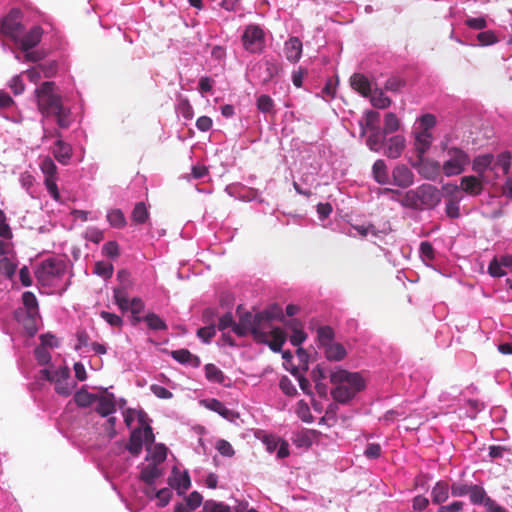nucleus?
I'll return each instance as SVG.
<instances>
[{
    "label": "nucleus",
    "mask_w": 512,
    "mask_h": 512,
    "mask_svg": "<svg viewBox=\"0 0 512 512\" xmlns=\"http://www.w3.org/2000/svg\"><path fill=\"white\" fill-rule=\"evenodd\" d=\"M241 40L244 49L251 54H260L265 48V33L259 25H247Z\"/></svg>",
    "instance_id": "nucleus-10"
},
{
    "label": "nucleus",
    "mask_w": 512,
    "mask_h": 512,
    "mask_svg": "<svg viewBox=\"0 0 512 512\" xmlns=\"http://www.w3.org/2000/svg\"><path fill=\"white\" fill-rule=\"evenodd\" d=\"M52 382L55 384V391L62 396H69L76 386L70 377V370L66 366L53 371Z\"/></svg>",
    "instance_id": "nucleus-14"
},
{
    "label": "nucleus",
    "mask_w": 512,
    "mask_h": 512,
    "mask_svg": "<svg viewBox=\"0 0 512 512\" xmlns=\"http://www.w3.org/2000/svg\"><path fill=\"white\" fill-rule=\"evenodd\" d=\"M386 134L380 128H373L369 130V135L366 139V145L371 151L380 152L384 147Z\"/></svg>",
    "instance_id": "nucleus-30"
},
{
    "label": "nucleus",
    "mask_w": 512,
    "mask_h": 512,
    "mask_svg": "<svg viewBox=\"0 0 512 512\" xmlns=\"http://www.w3.org/2000/svg\"><path fill=\"white\" fill-rule=\"evenodd\" d=\"M204 509L208 512H230L229 506L214 501H207L204 505Z\"/></svg>",
    "instance_id": "nucleus-64"
},
{
    "label": "nucleus",
    "mask_w": 512,
    "mask_h": 512,
    "mask_svg": "<svg viewBox=\"0 0 512 512\" xmlns=\"http://www.w3.org/2000/svg\"><path fill=\"white\" fill-rule=\"evenodd\" d=\"M488 273L494 278H500L507 274V271L501 267L498 258L494 257L488 266Z\"/></svg>",
    "instance_id": "nucleus-60"
},
{
    "label": "nucleus",
    "mask_w": 512,
    "mask_h": 512,
    "mask_svg": "<svg viewBox=\"0 0 512 512\" xmlns=\"http://www.w3.org/2000/svg\"><path fill=\"white\" fill-rule=\"evenodd\" d=\"M16 270V264L8 257L0 259V273L7 278H11Z\"/></svg>",
    "instance_id": "nucleus-55"
},
{
    "label": "nucleus",
    "mask_w": 512,
    "mask_h": 512,
    "mask_svg": "<svg viewBox=\"0 0 512 512\" xmlns=\"http://www.w3.org/2000/svg\"><path fill=\"white\" fill-rule=\"evenodd\" d=\"M144 307L145 305L141 298L134 297L131 299L129 310L131 311L135 322L142 321V318L138 315L144 310Z\"/></svg>",
    "instance_id": "nucleus-57"
},
{
    "label": "nucleus",
    "mask_w": 512,
    "mask_h": 512,
    "mask_svg": "<svg viewBox=\"0 0 512 512\" xmlns=\"http://www.w3.org/2000/svg\"><path fill=\"white\" fill-rule=\"evenodd\" d=\"M113 271V265L104 261L96 262L93 269V273L103 278L104 280L111 278Z\"/></svg>",
    "instance_id": "nucleus-48"
},
{
    "label": "nucleus",
    "mask_w": 512,
    "mask_h": 512,
    "mask_svg": "<svg viewBox=\"0 0 512 512\" xmlns=\"http://www.w3.org/2000/svg\"><path fill=\"white\" fill-rule=\"evenodd\" d=\"M351 87L364 97H368L372 91L369 79L360 73H355L350 78Z\"/></svg>",
    "instance_id": "nucleus-31"
},
{
    "label": "nucleus",
    "mask_w": 512,
    "mask_h": 512,
    "mask_svg": "<svg viewBox=\"0 0 512 512\" xmlns=\"http://www.w3.org/2000/svg\"><path fill=\"white\" fill-rule=\"evenodd\" d=\"M470 502L473 505H483V503L488 498L485 489L482 486L472 484L469 493Z\"/></svg>",
    "instance_id": "nucleus-44"
},
{
    "label": "nucleus",
    "mask_w": 512,
    "mask_h": 512,
    "mask_svg": "<svg viewBox=\"0 0 512 512\" xmlns=\"http://www.w3.org/2000/svg\"><path fill=\"white\" fill-rule=\"evenodd\" d=\"M205 376L209 382L223 384L225 381L224 373L214 364H206L204 367Z\"/></svg>",
    "instance_id": "nucleus-42"
},
{
    "label": "nucleus",
    "mask_w": 512,
    "mask_h": 512,
    "mask_svg": "<svg viewBox=\"0 0 512 512\" xmlns=\"http://www.w3.org/2000/svg\"><path fill=\"white\" fill-rule=\"evenodd\" d=\"M215 334H216V326L212 323L205 327L198 329V331H197V336L204 343H209L210 340L215 336Z\"/></svg>",
    "instance_id": "nucleus-58"
},
{
    "label": "nucleus",
    "mask_w": 512,
    "mask_h": 512,
    "mask_svg": "<svg viewBox=\"0 0 512 512\" xmlns=\"http://www.w3.org/2000/svg\"><path fill=\"white\" fill-rule=\"evenodd\" d=\"M405 86V81L397 76H392L387 79L385 89L390 92H399Z\"/></svg>",
    "instance_id": "nucleus-59"
},
{
    "label": "nucleus",
    "mask_w": 512,
    "mask_h": 512,
    "mask_svg": "<svg viewBox=\"0 0 512 512\" xmlns=\"http://www.w3.org/2000/svg\"><path fill=\"white\" fill-rule=\"evenodd\" d=\"M102 393L97 396L96 411L103 417L110 416L116 412L117 401L114 394L109 393L107 389H102Z\"/></svg>",
    "instance_id": "nucleus-18"
},
{
    "label": "nucleus",
    "mask_w": 512,
    "mask_h": 512,
    "mask_svg": "<svg viewBox=\"0 0 512 512\" xmlns=\"http://www.w3.org/2000/svg\"><path fill=\"white\" fill-rule=\"evenodd\" d=\"M492 164H493V155L492 154H483L478 155L474 158L472 169L475 171L482 180L488 182V177L486 176L487 171L492 172Z\"/></svg>",
    "instance_id": "nucleus-24"
},
{
    "label": "nucleus",
    "mask_w": 512,
    "mask_h": 512,
    "mask_svg": "<svg viewBox=\"0 0 512 512\" xmlns=\"http://www.w3.org/2000/svg\"><path fill=\"white\" fill-rule=\"evenodd\" d=\"M400 127V122L395 113L389 112L384 118V127L381 129L386 135L396 132Z\"/></svg>",
    "instance_id": "nucleus-49"
},
{
    "label": "nucleus",
    "mask_w": 512,
    "mask_h": 512,
    "mask_svg": "<svg viewBox=\"0 0 512 512\" xmlns=\"http://www.w3.org/2000/svg\"><path fill=\"white\" fill-rule=\"evenodd\" d=\"M14 317L17 322L23 326L29 336H34L36 334L40 320L39 312L34 314L27 311V309H16L14 312Z\"/></svg>",
    "instance_id": "nucleus-15"
},
{
    "label": "nucleus",
    "mask_w": 512,
    "mask_h": 512,
    "mask_svg": "<svg viewBox=\"0 0 512 512\" xmlns=\"http://www.w3.org/2000/svg\"><path fill=\"white\" fill-rule=\"evenodd\" d=\"M311 377L315 383L319 395L324 396L327 393V386L322 382L327 377V371L320 365L312 369Z\"/></svg>",
    "instance_id": "nucleus-38"
},
{
    "label": "nucleus",
    "mask_w": 512,
    "mask_h": 512,
    "mask_svg": "<svg viewBox=\"0 0 512 512\" xmlns=\"http://www.w3.org/2000/svg\"><path fill=\"white\" fill-rule=\"evenodd\" d=\"M202 404L207 409L216 412L224 419H227L229 421H233V419L237 416V414L233 410L227 408L225 404L219 401L218 399H205L202 401Z\"/></svg>",
    "instance_id": "nucleus-26"
},
{
    "label": "nucleus",
    "mask_w": 512,
    "mask_h": 512,
    "mask_svg": "<svg viewBox=\"0 0 512 512\" xmlns=\"http://www.w3.org/2000/svg\"><path fill=\"white\" fill-rule=\"evenodd\" d=\"M8 86L15 96L21 95L25 90L22 74L13 76L8 82Z\"/></svg>",
    "instance_id": "nucleus-53"
},
{
    "label": "nucleus",
    "mask_w": 512,
    "mask_h": 512,
    "mask_svg": "<svg viewBox=\"0 0 512 512\" xmlns=\"http://www.w3.org/2000/svg\"><path fill=\"white\" fill-rule=\"evenodd\" d=\"M167 458V448L163 444H150L147 447L146 461L158 465L163 464Z\"/></svg>",
    "instance_id": "nucleus-34"
},
{
    "label": "nucleus",
    "mask_w": 512,
    "mask_h": 512,
    "mask_svg": "<svg viewBox=\"0 0 512 512\" xmlns=\"http://www.w3.org/2000/svg\"><path fill=\"white\" fill-rule=\"evenodd\" d=\"M257 108L262 113H269L274 108V101L269 95L262 94L257 98Z\"/></svg>",
    "instance_id": "nucleus-56"
},
{
    "label": "nucleus",
    "mask_w": 512,
    "mask_h": 512,
    "mask_svg": "<svg viewBox=\"0 0 512 512\" xmlns=\"http://www.w3.org/2000/svg\"><path fill=\"white\" fill-rule=\"evenodd\" d=\"M43 34L44 29L40 25H33L14 40V43L24 52L25 61L38 62L43 58L40 51L33 50L41 42Z\"/></svg>",
    "instance_id": "nucleus-8"
},
{
    "label": "nucleus",
    "mask_w": 512,
    "mask_h": 512,
    "mask_svg": "<svg viewBox=\"0 0 512 512\" xmlns=\"http://www.w3.org/2000/svg\"><path fill=\"white\" fill-rule=\"evenodd\" d=\"M316 334L318 345L323 349L324 355L329 361L338 362L346 357L347 351L345 347L341 343L334 341L335 332L330 326H319L316 329Z\"/></svg>",
    "instance_id": "nucleus-7"
},
{
    "label": "nucleus",
    "mask_w": 512,
    "mask_h": 512,
    "mask_svg": "<svg viewBox=\"0 0 512 512\" xmlns=\"http://www.w3.org/2000/svg\"><path fill=\"white\" fill-rule=\"evenodd\" d=\"M23 30V12L21 9L11 8L6 15L0 18V33L13 42L19 38Z\"/></svg>",
    "instance_id": "nucleus-9"
},
{
    "label": "nucleus",
    "mask_w": 512,
    "mask_h": 512,
    "mask_svg": "<svg viewBox=\"0 0 512 512\" xmlns=\"http://www.w3.org/2000/svg\"><path fill=\"white\" fill-rule=\"evenodd\" d=\"M406 146V140L402 135H394L385 140L382 149L383 154L391 159H397L401 156Z\"/></svg>",
    "instance_id": "nucleus-20"
},
{
    "label": "nucleus",
    "mask_w": 512,
    "mask_h": 512,
    "mask_svg": "<svg viewBox=\"0 0 512 512\" xmlns=\"http://www.w3.org/2000/svg\"><path fill=\"white\" fill-rule=\"evenodd\" d=\"M85 238L90 242L98 244L104 239V233L96 227H89L85 232Z\"/></svg>",
    "instance_id": "nucleus-63"
},
{
    "label": "nucleus",
    "mask_w": 512,
    "mask_h": 512,
    "mask_svg": "<svg viewBox=\"0 0 512 512\" xmlns=\"http://www.w3.org/2000/svg\"><path fill=\"white\" fill-rule=\"evenodd\" d=\"M380 119V114L377 111L369 110L365 113V127L368 130H371L373 128H380L378 126V122Z\"/></svg>",
    "instance_id": "nucleus-62"
},
{
    "label": "nucleus",
    "mask_w": 512,
    "mask_h": 512,
    "mask_svg": "<svg viewBox=\"0 0 512 512\" xmlns=\"http://www.w3.org/2000/svg\"><path fill=\"white\" fill-rule=\"evenodd\" d=\"M40 169L44 174V184L49 195L55 200L60 201V193L57 186V166L50 158H44L40 163Z\"/></svg>",
    "instance_id": "nucleus-12"
},
{
    "label": "nucleus",
    "mask_w": 512,
    "mask_h": 512,
    "mask_svg": "<svg viewBox=\"0 0 512 512\" xmlns=\"http://www.w3.org/2000/svg\"><path fill=\"white\" fill-rule=\"evenodd\" d=\"M162 473L163 471L160 465L147 462V464L143 465L141 469L140 477L146 484L152 485L162 475Z\"/></svg>",
    "instance_id": "nucleus-32"
},
{
    "label": "nucleus",
    "mask_w": 512,
    "mask_h": 512,
    "mask_svg": "<svg viewBox=\"0 0 512 512\" xmlns=\"http://www.w3.org/2000/svg\"><path fill=\"white\" fill-rule=\"evenodd\" d=\"M274 310H265L256 313V324L253 333V339L256 342L269 346L274 352H280L286 341L284 331L273 324V320L282 314L280 308Z\"/></svg>",
    "instance_id": "nucleus-2"
},
{
    "label": "nucleus",
    "mask_w": 512,
    "mask_h": 512,
    "mask_svg": "<svg viewBox=\"0 0 512 512\" xmlns=\"http://www.w3.org/2000/svg\"><path fill=\"white\" fill-rule=\"evenodd\" d=\"M171 356L177 362L184 364V365H189L193 368H197L201 364L200 358L198 356L192 354L187 349L174 350L171 352Z\"/></svg>",
    "instance_id": "nucleus-33"
},
{
    "label": "nucleus",
    "mask_w": 512,
    "mask_h": 512,
    "mask_svg": "<svg viewBox=\"0 0 512 512\" xmlns=\"http://www.w3.org/2000/svg\"><path fill=\"white\" fill-rule=\"evenodd\" d=\"M37 107L42 115L43 129L46 132V121L54 118L61 129L69 128L73 122L71 109L63 105L62 97L56 84L51 81L43 82L34 91Z\"/></svg>",
    "instance_id": "nucleus-1"
},
{
    "label": "nucleus",
    "mask_w": 512,
    "mask_h": 512,
    "mask_svg": "<svg viewBox=\"0 0 512 512\" xmlns=\"http://www.w3.org/2000/svg\"><path fill=\"white\" fill-rule=\"evenodd\" d=\"M414 142L413 146L415 152L417 154V158L421 156H425V154L431 148L433 142V136L431 132H421L418 130H414Z\"/></svg>",
    "instance_id": "nucleus-23"
},
{
    "label": "nucleus",
    "mask_w": 512,
    "mask_h": 512,
    "mask_svg": "<svg viewBox=\"0 0 512 512\" xmlns=\"http://www.w3.org/2000/svg\"><path fill=\"white\" fill-rule=\"evenodd\" d=\"M472 484H468L462 481H455L451 484L450 490L453 497L469 496Z\"/></svg>",
    "instance_id": "nucleus-52"
},
{
    "label": "nucleus",
    "mask_w": 512,
    "mask_h": 512,
    "mask_svg": "<svg viewBox=\"0 0 512 512\" xmlns=\"http://www.w3.org/2000/svg\"><path fill=\"white\" fill-rule=\"evenodd\" d=\"M34 356L40 365H47L51 360V354L49 350L42 346L35 348Z\"/></svg>",
    "instance_id": "nucleus-61"
},
{
    "label": "nucleus",
    "mask_w": 512,
    "mask_h": 512,
    "mask_svg": "<svg viewBox=\"0 0 512 512\" xmlns=\"http://www.w3.org/2000/svg\"><path fill=\"white\" fill-rule=\"evenodd\" d=\"M441 201L440 191L431 184H423L404 193L399 203L411 209H432Z\"/></svg>",
    "instance_id": "nucleus-4"
},
{
    "label": "nucleus",
    "mask_w": 512,
    "mask_h": 512,
    "mask_svg": "<svg viewBox=\"0 0 512 512\" xmlns=\"http://www.w3.org/2000/svg\"><path fill=\"white\" fill-rule=\"evenodd\" d=\"M392 183L400 188H408L414 183V174L405 164H398L392 170Z\"/></svg>",
    "instance_id": "nucleus-19"
},
{
    "label": "nucleus",
    "mask_w": 512,
    "mask_h": 512,
    "mask_svg": "<svg viewBox=\"0 0 512 512\" xmlns=\"http://www.w3.org/2000/svg\"><path fill=\"white\" fill-rule=\"evenodd\" d=\"M146 322L147 326L155 331L166 330V323L155 313H149L142 318Z\"/></svg>",
    "instance_id": "nucleus-50"
},
{
    "label": "nucleus",
    "mask_w": 512,
    "mask_h": 512,
    "mask_svg": "<svg viewBox=\"0 0 512 512\" xmlns=\"http://www.w3.org/2000/svg\"><path fill=\"white\" fill-rule=\"evenodd\" d=\"M155 436L153 434L152 427L146 425L145 427L135 428L130 435L129 442L126 445V449L133 456H138L145 445L146 448L153 444Z\"/></svg>",
    "instance_id": "nucleus-11"
},
{
    "label": "nucleus",
    "mask_w": 512,
    "mask_h": 512,
    "mask_svg": "<svg viewBox=\"0 0 512 512\" xmlns=\"http://www.w3.org/2000/svg\"><path fill=\"white\" fill-rule=\"evenodd\" d=\"M449 485L444 481H438L431 489V500L433 504L440 505L449 498Z\"/></svg>",
    "instance_id": "nucleus-35"
},
{
    "label": "nucleus",
    "mask_w": 512,
    "mask_h": 512,
    "mask_svg": "<svg viewBox=\"0 0 512 512\" xmlns=\"http://www.w3.org/2000/svg\"><path fill=\"white\" fill-rule=\"evenodd\" d=\"M176 111L186 120H190L193 117V108L190 105L188 99H180L176 106Z\"/></svg>",
    "instance_id": "nucleus-54"
},
{
    "label": "nucleus",
    "mask_w": 512,
    "mask_h": 512,
    "mask_svg": "<svg viewBox=\"0 0 512 512\" xmlns=\"http://www.w3.org/2000/svg\"><path fill=\"white\" fill-rule=\"evenodd\" d=\"M285 55L288 61L296 63L302 55V42L298 37H291L285 42Z\"/></svg>",
    "instance_id": "nucleus-29"
},
{
    "label": "nucleus",
    "mask_w": 512,
    "mask_h": 512,
    "mask_svg": "<svg viewBox=\"0 0 512 512\" xmlns=\"http://www.w3.org/2000/svg\"><path fill=\"white\" fill-rule=\"evenodd\" d=\"M106 219L113 228L121 229L126 225V218L120 209L109 210Z\"/></svg>",
    "instance_id": "nucleus-41"
},
{
    "label": "nucleus",
    "mask_w": 512,
    "mask_h": 512,
    "mask_svg": "<svg viewBox=\"0 0 512 512\" xmlns=\"http://www.w3.org/2000/svg\"><path fill=\"white\" fill-rule=\"evenodd\" d=\"M419 255L422 261L427 266H429V263L435 259V250L432 244L428 241L421 242L419 247Z\"/></svg>",
    "instance_id": "nucleus-47"
},
{
    "label": "nucleus",
    "mask_w": 512,
    "mask_h": 512,
    "mask_svg": "<svg viewBox=\"0 0 512 512\" xmlns=\"http://www.w3.org/2000/svg\"><path fill=\"white\" fill-rule=\"evenodd\" d=\"M131 217L137 224H143L146 222L149 217V212L144 202H138L135 204Z\"/></svg>",
    "instance_id": "nucleus-46"
},
{
    "label": "nucleus",
    "mask_w": 512,
    "mask_h": 512,
    "mask_svg": "<svg viewBox=\"0 0 512 512\" xmlns=\"http://www.w3.org/2000/svg\"><path fill=\"white\" fill-rule=\"evenodd\" d=\"M442 173L446 177L462 174L471 162L470 155L464 149L457 146L443 145Z\"/></svg>",
    "instance_id": "nucleus-6"
},
{
    "label": "nucleus",
    "mask_w": 512,
    "mask_h": 512,
    "mask_svg": "<svg viewBox=\"0 0 512 512\" xmlns=\"http://www.w3.org/2000/svg\"><path fill=\"white\" fill-rule=\"evenodd\" d=\"M450 198L446 202L445 212L449 218L456 219L460 216V201L462 197L458 196L459 186L456 184H447L443 187Z\"/></svg>",
    "instance_id": "nucleus-17"
},
{
    "label": "nucleus",
    "mask_w": 512,
    "mask_h": 512,
    "mask_svg": "<svg viewBox=\"0 0 512 512\" xmlns=\"http://www.w3.org/2000/svg\"><path fill=\"white\" fill-rule=\"evenodd\" d=\"M417 126L414 130H418L421 132H431V129L436 124V118L432 114H425L421 116L417 121Z\"/></svg>",
    "instance_id": "nucleus-51"
},
{
    "label": "nucleus",
    "mask_w": 512,
    "mask_h": 512,
    "mask_svg": "<svg viewBox=\"0 0 512 512\" xmlns=\"http://www.w3.org/2000/svg\"><path fill=\"white\" fill-rule=\"evenodd\" d=\"M370 97L371 104L378 109H385L391 105V100L388 98L381 89H374L371 91Z\"/></svg>",
    "instance_id": "nucleus-39"
},
{
    "label": "nucleus",
    "mask_w": 512,
    "mask_h": 512,
    "mask_svg": "<svg viewBox=\"0 0 512 512\" xmlns=\"http://www.w3.org/2000/svg\"><path fill=\"white\" fill-rule=\"evenodd\" d=\"M330 381L335 386L331 391L332 397L339 403H347L364 389L365 382L357 372L336 369L330 373Z\"/></svg>",
    "instance_id": "nucleus-3"
},
{
    "label": "nucleus",
    "mask_w": 512,
    "mask_h": 512,
    "mask_svg": "<svg viewBox=\"0 0 512 512\" xmlns=\"http://www.w3.org/2000/svg\"><path fill=\"white\" fill-rule=\"evenodd\" d=\"M54 155L59 162L66 164L72 156V148L69 144L58 140L54 148Z\"/></svg>",
    "instance_id": "nucleus-40"
},
{
    "label": "nucleus",
    "mask_w": 512,
    "mask_h": 512,
    "mask_svg": "<svg viewBox=\"0 0 512 512\" xmlns=\"http://www.w3.org/2000/svg\"><path fill=\"white\" fill-rule=\"evenodd\" d=\"M35 275L42 286L62 291L67 289L68 284L62 285V280L66 275V264L61 260L47 259L43 261L37 268Z\"/></svg>",
    "instance_id": "nucleus-5"
},
{
    "label": "nucleus",
    "mask_w": 512,
    "mask_h": 512,
    "mask_svg": "<svg viewBox=\"0 0 512 512\" xmlns=\"http://www.w3.org/2000/svg\"><path fill=\"white\" fill-rule=\"evenodd\" d=\"M372 173L377 183L385 185L390 182L389 173L384 160L378 159L374 162L372 166Z\"/></svg>",
    "instance_id": "nucleus-37"
},
{
    "label": "nucleus",
    "mask_w": 512,
    "mask_h": 512,
    "mask_svg": "<svg viewBox=\"0 0 512 512\" xmlns=\"http://www.w3.org/2000/svg\"><path fill=\"white\" fill-rule=\"evenodd\" d=\"M287 328L291 331L290 342L293 346H300L307 338L302 323L297 319H290L286 322Z\"/></svg>",
    "instance_id": "nucleus-28"
},
{
    "label": "nucleus",
    "mask_w": 512,
    "mask_h": 512,
    "mask_svg": "<svg viewBox=\"0 0 512 512\" xmlns=\"http://www.w3.org/2000/svg\"><path fill=\"white\" fill-rule=\"evenodd\" d=\"M511 159L512 156L509 151L501 152L496 158L493 156L492 172L496 178L509 173Z\"/></svg>",
    "instance_id": "nucleus-25"
},
{
    "label": "nucleus",
    "mask_w": 512,
    "mask_h": 512,
    "mask_svg": "<svg viewBox=\"0 0 512 512\" xmlns=\"http://www.w3.org/2000/svg\"><path fill=\"white\" fill-rule=\"evenodd\" d=\"M256 324V314L246 312L240 315L239 322L234 325V333L239 337L249 334L253 336Z\"/></svg>",
    "instance_id": "nucleus-21"
},
{
    "label": "nucleus",
    "mask_w": 512,
    "mask_h": 512,
    "mask_svg": "<svg viewBox=\"0 0 512 512\" xmlns=\"http://www.w3.org/2000/svg\"><path fill=\"white\" fill-rule=\"evenodd\" d=\"M97 396V394H93L87 390L81 389L75 393L74 400L80 407H89L96 403Z\"/></svg>",
    "instance_id": "nucleus-43"
},
{
    "label": "nucleus",
    "mask_w": 512,
    "mask_h": 512,
    "mask_svg": "<svg viewBox=\"0 0 512 512\" xmlns=\"http://www.w3.org/2000/svg\"><path fill=\"white\" fill-rule=\"evenodd\" d=\"M482 178H478L476 176H464L461 178V185L459 186V190L461 189L465 193L471 196L479 195L482 192L483 185Z\"/></svg>",
    "instance_id": "nucleus-27"
},
{
    "label": "nucleus",
    "mask_w": 512,
    "mask_h": 512,
    "mask_svg": "<svg viewBox=\"0 0 512 512\" xmlns=\"http://www.w3.org/2000/svg\"><path fill=\"white\" fill-rule=\"evenodd\" d=\"M0 112L12 121L18 120V107L10 94L4 90H0Z\"/></svg>",
    "instance_id": "nucleus-22"
},
{
    "label": "nucleus",
    "mask_w": 512,
    "mask_h": 512,
    "mask_svg": "<svg viewBox=\"0 0 512 512\" xmlns=\"http://www.w3.org/2000/svg\"><path fill=\"white\" fill-rule=\"evenodd\" d=\"M169 484L181 495L185 493L191 485L190 476L187 472L177 474L174 472V476L169 478Z\"/></svg>",
    "instance_id": "nucleus-36"
},
{
    "label": "nucleus",
    "mask_w": 512,
    "mask_h": 512,
    "mask_svg": "<svg viewBox=\"0 0 512 512\" xmlns=\"http://www.w3.org/2000/svg\"><path fill=\"white\" fill-rule=\"evenodd\" d=\"M417 169L418 173L427 180L435 181L442 173V165L436 160L418 157L416 161L411 163Z\"/></svg>",
    "instance_id": "nucleus-13"
},
{
    "label": "nucleus",
    "mask_w": 512,
    "mask_h": 512,
    "mask_svg": "<svg viewBox=\"0 0 512 512\" xmlns=\"http://www.w3.org/2000/svg\"><path fill=\"white\" fill-rule=\"evenodd\" d=\"M14 317L17 322L23 326L29 336H34L36 334L40 320L39 312L34 314L27 311V309H16L14 312Z\"/></svg>",
    "instance_id": "nucleus-16"
},
{
    "label": "nucleus",
    "mask_w": 512,
    "mask_h": 512,
    "mask_svg": "<svg viewBox=\"0 0 512 512\" xmlns=\"http://www.w3.org/2000/svg\"><path fill=\"white\" fill-rule=\"evenodd\" d=\"M23 306L18 309H27V311L37 314L39 312L38 301L34 293L26 291L22 294Z\"/></svg>",
    "instance_id": "nucleus-45"
}]
</instances>
